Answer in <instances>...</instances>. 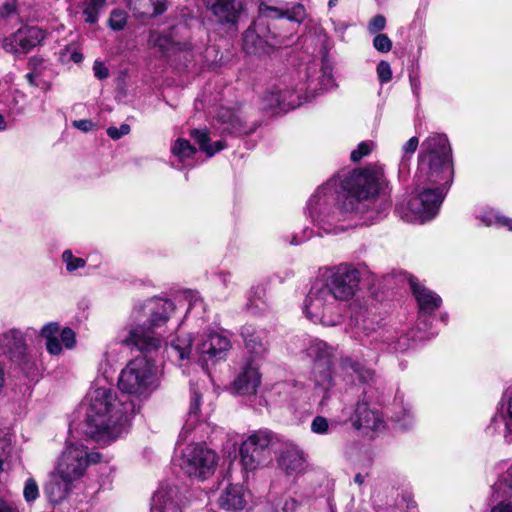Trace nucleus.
<instances>
[{
	"label": "nucleus",
	"instance_id": "1",
	"mask_svg": "<svg viewBox=\"0 0 512 512\" xmlns=\"http://www.w3.org/2000/svg\"><path fill=\"white\" fill-rule=\"evenodd\" d=\"M388 182L382 167L365 169L353 177L352 186L343 201L327 183L320 186L307 203L312 223L325 233H339L357 224L373 223L390 207L386 189Z\"/></svg>",
	"mask_w": 512,
	"mask_h": 512
},
{
	"label": "nucleus",
	"instance_id": "2",
	"mask_svg": "<svg viewBox=\"0 0 512 512\" xmlns=\"http://www.w3.org/2000/svg\"><path fill=\"white\" fill-rule=\"evenodd\" d=\"M415 194L409 199L407 221L420 222L434 218L454 178L451 148L446 135L433 134L422 143Z\"/></svg>",
	"mask_w": 512,
	"mask_h": 512
},
{
	"label": "nucleus",
	"instance_id": "3",
	"mask_svg": "<svg viewBox=\"0 0 512 512\" xmlns=\"http://www.w3.org/2000/svg\"><path fill=\"white\" fill-rule=\"evenodd\" d=\"M87 436L98 442H110L128 431L130 416L139 406L108 383H95L85 397Z\"/></svg>",
	"mask_w": 512,
	"mask_h": 512
},
{
	"label": "nucleus",
	"instance_id": "4",
	"mask_svg": "<svg viewBox=\"0 0 512 512\" xmlns=\"http://www.w3.org/2000/svg\"><path fill=\"white\" fill-rule=\"evenodd\" d=\"M128 347H135L145 353L153 352L159 349V339L146 335L138 326L129 322L107 345L103 359L99 363L98 371L105 380L111 376L114 365L123 358Z\"/></svg>",
	"mask_w": 512,
	"mask_h": 512
},
{
	"label": "nucleus",
	"instance_id": "5",
	"mask_svg": "<svg viewBox=\"0 0 512 512\" xmlns=\"http://www.w3.org/2000/svg\"><path fill=\"white\" fill-rule=\"evenodd\" d=\"M159 385L157 367L146 356H139L127 363L118 378L122 395L137 399L147 398Z\"/></svg>",
	"mask_w": 512,
	"mask_h": 512
},
{
	"label": "nucleus",
	"instance_id": "6",
	"mask_svg": "<svg viewBox=\"0 0 512 512\" xmlns=\"http://www.w3.org/2000/svg\"><path fill=\"white\" fill-rule=\"evenodd\" d=\"M176 306L173 301L163 298H153L144 303L134 306L129 322L138 326L146 335L158 338L159 347L166 337L163 327L175 312Z\"/></svg>",
	"mask_w": 512,
	"mask_h": 512
},
{
	"label": "nucleus",
	"instance_id": "7",
	"mask_svg": "<svg viewBox=\"0 0 512 512\" xmlns=\"http://www.w3.org/2000/svg\"><path fill=\"white\" fill-rule=\"evenodd\" d=\"M303 312L312 322L325 326H336L342 319L341 305L335 301L331 290L319 276L312 283L304 299Z\"/></svg>",
	"mask_w": 512,
	"mask_h": 512
},
{
	"label": "nucleus",
	"instance_id": "8",
	"mask_svg": "<svg viewBox=\"0 0 512 512\" xmlns=\"http://www.w3.org/2000/svg\"><path fill=\"white\" fill-rule=\"evenodd\" d=\"M304 353L313 362L311 379L314 382L315 389L323 393L320 405L325 406L329 398V392L336 384L337 373L332 370L334 349L327 343L315 339L309 341L304 348Z\"/></svg>",
	"mask_w": 512,
	"mask_h": 512
},
{
	"label": "nucleus",
	"instance_id": "9",
	"mask_svg": "<svg viewBox=\"0 0 512 512\" xmlns=\"http://www.w3.org/2000/svg\"><path fill=\"white\" fill-rule=\"evenodd\" d=\"M313 81L307 79V83L298 84L295 89H281L272 87L264 91L259 99V109L270 115H277L299 107L304 101L315 97Z\"/></svg>",
	"mask_w": 512,
	"mask_h": 512
},
{
	"label": "nucleus",
	"instance_id": "10",
	"mask_svg": "<svg viewBox=\"0 0 512 512\" xmlns=\"http://www.w3.org/2000/svg\"><path fill=\"white\" fill-rule=\"evenodd\" d=\"M32 327L24 330L11 328L0 333V356H6L22 371L29 372L36 366V357L28 347L27 340L36 336Z\"/></svg>",
	"mask_w": 512,
	"mask_h": 512
},
{
	"label": "nucleus",
	"instance_id": "11",
	"mask_svg": "<svg viewBox=\"0 0 512 512\" xmlns=\"http://www.w3.org/2000/svg\"><path fill=\"white\" fill-rule=\"evenodd\" d=\"M318 276L338 304L351 300L359 288L360 272L348 263L320 270Z\"/></svg>",
	"mask_w": 512,
	"mask_h": 512
},
{
	"label": "nucleus",
	"instance_id": "12",
	"mask_svg": "<svg viewBox=\"0 0 512 512\" xmlns=\"http://www.w3.org/2000/svg\"><path fill=\"white\" fill-rule=\"evenodd\" d=\"M100 454L89 453L87 448L79 443H68L56 466V475L65 481L80 479L90 463H97Z\"/></svg>",
	"mask_w": 512,
	"mask_h": 512
},
{
	"label": "nucleus",
	"instance_id": "13",
	"mask_svg": "<svg viewBox=\"0 0 512 512\" xmlns=\"http://www.w3.org/2000/svg\"><path fill=\"white\" fill-rule=\"evenodd\" d=\"M216 465V453L204 445L189 444L182 451L180 467L190 478L205 480L214 473Z\"/></svg>",
	"mask_w": 512,
	"mask_h": 512
},
{
	"label": "nucleus",
	"instance_id": "14",
	"mask_svg": "<svg viewBox=\"0 0 512 512\" xmlns=\"http://www.w3.org/2000/svg\"><path fill=\"white\" fill-rule=\"evenodd\" d=\"M272 433L259 430L252 433L240 447V460L246 471H252L271 460Z\"/></svg>",
	"mask_w": 512,
	"mask_h": 512
},
{
	"label": "nucleus",
	"instance_id": "15",
	"mask_svg": "<svg viewBox=\"0 0 512 512\" xmlns=\"http://www.w3.org/2000/svg\"><path fill=\"white\" fill-rule=\"evenodd\" d=\"M409 284L419 308L417 328L425 331L428 327V320L441 306L442 299L415 278H411Z\"/></svg>",
	"mask_w": 512,
	"mask_h": 512
},
{
	"label": "nucleus",
	"instance_id": "16",
	"mask_svg": "<svg viewBox=\"0 0 512 512\" xmlns=\"http://www.w3.org/2000/svg\"><path fill=\"white\" fill-rule=\"evenodd\" d=\"M45 38V32L35 26H24L15 33L5 37L2 48L12 54H26L32 48L40 44Z\"/></svg>",
	"mask_w": 512,
	"mask_h": 512
},
{
	"label": "nucleus",
	"instance_id": "17",
	"mask_svg": "<svg viewBox=\"0 0 512 512\" xmlns=\"http://www.w3.org/2000/svg\"><path fill=\"white\" fill-rule=\"evenodd\" d=\"M186 498L180 497L177 486L162 484L152 497V512H182Z\"/></svg>",
	"mask_w": 512,
	"mask_h": 512
},
{
	"label": "nucleus",
	"instance_id": "18",
	"mask_svg": "<svg viewBox=\"0 0 512 512\" xmlns=\"http://www.w3.org/2000/svg\"><path fill=\"white\" fill-rule=\"evenodd\" d=\"M200 360L207 370L223 359L224 338L221 333H208L199 345Z\"/></svg>",
	"mask_w": 512,
	"mask_h": 512
},
{
	"label": "nucleus",
	"instance_id": "19",
	"mask_svg": "<svg viewBox=\"0 0 512 512\" xmlns=\"http://www.w3.org/2000/svg\"><path fill=\"white\" fill-rule=\"evenodd\" d=\"M352 425L356 429H366L374 432L381 431L385 427L382 415L377 410L369 408L367 403H358L351 417Z\"/></svg>",
	"mask_w": 512,
	"mask_h": 512
},
{
	"label": "nucleus",
	"instance_id": "20",
	"mask_svg": "<svg viewBox=\"0 0 512 512\" xmlns=\"http://www.w3.org/2000/svg\"><path fill=\"white\" fill-rule=\"evenodd\" d=\"M241 336L250 353L263 356L268 351L269 343L266 330L246 324L241 328Z\"/></svg>",
	"mask_w": 512,
	"mask_h": 512
},
{
	"label": "nucleus",
	"instance_id": "21",
	"mask_svg": "<svg viewBox=\"0 0 512 512\" xmlns=\"http://www.w3.org/2000/svg\"><path fill=\"white\" fill-rule=\"evenodd\" d=\"M303 452L293 443H286L278 457V464L288 475L298 474L304 469Z\"/></svg>",
	"mask_w": 512,
	"mask_h": 512
},
{
	"label": "nucleus",
	"instance_id": "22",
	"mask_svg": "<svg viewBox=\"0 0 512 512\" xmlns=\"http://www.w3.org/2000/svg\"><path fill=\"white\" fill-rule=\"evenodd\" d=\"M173 160L171 165L176 169L192 168L196 164L197 150L188 140L179 138L171 147Z\"/></svg>",
	"mask_w": 512,
	"mask_h": 512
},
{
	"label": "nucleus",
	"instance_id": "23",
	"mask_svg": "<svg viewBox=\"0 0 512 512\" xmlns=\"http://www.w3.org/2000/svg\"><path fill=\"white\" fill-rule=\"evenodd\" d=\"M261 382L258 368L249 364L233 382V390L239 395H253L257 392Z\"/></svg>",
	"mask_w": 512,
	"mask_h": 512
},
{
	"label": "nucleus",
	"instance_id": "24",
	"mask_svg": "<svg viewBox=\"0 0 512 512\" xmlns=\"http://www.w3.org/2000/svg\"><path fill=\"white\" fill-rule=\"evenodd\" d=\"M338 370L343 374L347 382L354 381L356 377L361 382H368L373 378V372L366 369L361 363L352 360L349 357H342L339 362Z\"/></svg>",
	"mask_w": 512,
	"mask_h": 512
},
{
	"label": "nucleus",
	"instance_id": "25",
	"mask_svg": "<svg viewBox=\"0 0 512 512\" xmlns=\"http://www.w3.org/2000/svg\"><path fill=\"white\" fill-rule=\"evenodd\" d=\"M256 130L253 123H248L242 110H229L226 111V134L235 136L248 135Z\"/></svg>",
	"mask_w": 512,
	"mask_h": 512
},
{
	"label": "nucleus",
	"instance_id": "26",
	"mask_svg": "<svg viewBox=\"0 0 512 512\" xmlns=\"http://www.w3.org/2000/svg\"><path fill=\"white\" fill-rule=\"evenodd\" d=\"M129 7L137 17H155L166 11L165 0H129Z\"/></svg>",
	"mask_w": 512,
	"mask_h": 512
},
{
	"label": "nucleus",
	"instance_id": "27",
	"mask_svg": "<svg viewBox=\"0 0 512 512\" xmlns=\"http://www.w3.org/2000/svg\"><path fill=\"white\" fill-rule=\"evenodd\" d=\"M193 349V339L190 333L179 332L168 346V353L179 361L188 360Z\"/></svg>",
	"mask_w": 512,
	"mask_h": 512
},
{
	"label": "nucleus",
	"instance_id": "28",
	"mask_svg": "<svg viewBox=\"0 0 512 512\" xmlns=\"http://www.w3.org/2000/svg\"><path fill=\"white\" fill-rule=\"evenodd\" d=\"M246 309L252 315H262L269 310L266 299V286L264 284H257L251 287Z\"/></svg>",
	"mask_w": 512,
	"mask_h": 512
},
{
	"label": "nucleus",
	"instance_id": "29",
	"mask_svg": "<svg viewBox=\"0 0 512 512\" xmlns=\"http://www.w3.org/2000/svg\"><path fill=\"white\" fill-rule=\"evenodd\" d=\"M493 422L502 425V434L506 442H512V395L506 402L502 401Z\"/></svg>",
	"mask_w": 512,
	"mask_h": 512
},
{
	"label": "nucleus",
	"instance_id": "30",
	"mask_svg": "<svg viewBox=\"0 0 512 512\" xmlns=\"http://www.w3.org/2000/svg\"><path fill=\"white\" fill-rule=\"evenodd\" d=\"M74 481L61 480L57 475L51 480L44 489V492L52 504H58L63 501L70 493Z\"/></svg>",
	"mask_w": 512,
	"mask_h": 512
},
{
	"label": "nucleus",
	"instance_id": "31",
	"mask_svg": "<svg viewBox=\"0 0 512 512\" xmlns=\"http://www.w3.org/2000/svg\"><path fill=\"white\" fill-rule=\"evenodd\" d=\"M105 4L106 0H81L80 9L85 23L90 25L96 24Z\"/></svg>",
	"mask_w": 512,
	"mask_h": 512
},
{
	"label": "nucleus",
	"instance_id": "32",
	"mask_svg": "<svg viewBox=\"0 0 512 512\" xmlns=\"http://www.w3.org/2000/svg\"><path fill=\"white\" fill-rule=\"evenodd\" d=\"M395 416L394 419L400 424L402 428H408L413 423V411L409 401H406L403 396L395 398Z\"/></svg>",
	"mask_w": 512,
	"mask_h": 512
},
{
	"label": "nucleus",
	"instance_id": "33",
	"mask_svg": "<svg viewBox=\"0 0 512 512\" xmlns=\"http://www.w3.org/2000/svg\"><path fill=\"white\" fill-rule=\"evenodd\" d=\"M246 503V491L242 485H232L226 489V511L242 510Z\"/></svg>",
	"mask_w": 512,
	"mask_h": 512
},
{
	"label": "nucleus",
	"instance_id": "34",
	"mask_svg": "<svg viewBox=\"0 0 512 512\" xmlns=\"http://www.w3.org/2000/svg\"><path fill=\"white\" fill-rule=\"evenodd\" d=\"M243 46L248 54H258L267 51V45L251 26L244 33Z\"/></svg>",
	"mask_w": 512,
	"mask_h": 512
},
{
	"label": "nucleus",
	"instance_id": "35",
	"mask_svg": "<svg viewBox=\"0 0 512 512\" xmlns=\"http://www.w3.org/2000/svg\"><path fill=\"white\" fill-rule=\"evenodd\" d=\"M191 137L199 144L201 150H203L208 157L213 156L216 152L222 150V142L217 141L215 147L208 144L210 138L207 130L193 129L190 133Z\"/></svg>",
	"mask_w": 512,
	"mask_h": 512
},
{
	"label": "nucleus",
	"instance_id": "36",
	"mask_svg": "<svg viewBox=\"0 0 512 512\" xmlns=\"http://www.w3.org/2000/svg\"><path fill=\"white\" fill-rule=\"evenodd\" d=\"M200 405H201V395L196 391H193L191 396L190 407L188 411V417L186 423L183 427V431L185 433L191 431L196 424L200 421Z\"/></svg>",
	"mask_w": 512,
	"mask_h": 512
},
{
	"label": "nucleus",
	"instance_id": "37",
	"mask_svg": "<svg viewBox=\"0 0 512 512\" xmlns=\"http://www.w3.org/2000/svg\"><path fill=\"white\" fill-rule=\"evenodd\" d=\"M479 218L481 222L484 223L486 226H503L507 227L510 231H512V220L499 215L494 210H488L483 212V214H481Z\"/></svg>",
	"mask_w": 512,
	"mask_h": 512
},
{
	"label": "nucleus",
	"instance_id": "38",
	"mask_svg": "<svg viewBox=\"0 0 512 512\" xmlns=\"http://www.w3.org/2000/svg\"><path fill=\"white\" fill-rule=\"evenodd\" d=\"M494 491L498 497H512V465L495 483Z\"/></svg>",
	"mask_w": 512,
	"mask_h": 512
},
{
	"label": "nucleus",
	"instance_id": "39",
	"mask_svg": "<svg viewBox=\"0 0 512 512\" xmlns=\"http://www.w3.org/2000/svg\"><path fill=\"white\" fill-rule=\"evenodd\" d=\"M246 0H226V23H235L244 13Z\"/></svg>",
	"mask_w": 512,
	"mask_h": 512
},
{
	"label": "nucleus",
	"instance_id": "40",
	"mask_svg": "<svg viewBox=\"0 0 512 512\" xmlns=\"http://www.w3.org/2000/svg\"><path fill=\"white\" fill-rule=\"evenodd\" d=\"M251 27L256 30V33L259 35V37L262 39V41L267 45V47L272 45V43L270 41H271V39L274 38V36L270 31V27H269V24L267 23V20H265L261 16H258V18L251 25Z\"/></svg>",
	"mask_w": 512,
	"mask_h": 512
},
{
	"label": "nucleus",
	"instance_id": "41",
	"mask_svg": "<svg viewBox=\"0 0 512 512\" xmlns=\"http://www.w3.org/2000/svg\"><path fill=\"white\" fill-rule=\"evenodd\" d=\"M185 299L188 301L186 317L191 315L193 312H195L196 316L204 312V304L198 293L188 291L185 293Z\"/></svg>",
	"mask_w": 512,
	"mask_h": 512
},
{
	"label": "nucleus",
	"instance_id": "42",
	"mask_svg": "<svg viewBox=\"0 0 512 512\" xmlns=\"http://www.w3.org/2000/svg\"><path fill=\"white\" fill-rule=\"evenodd\" d=\"M285 9L277 6L269 5L268 3L262 2L259 5V16L267 19H280L284 18Z\"/></svg>",
	"mask_w": 512,
	"mask_h": 512
},
{
	"label": "nucleus",
	"instance_id": "43",
	"mask_svg": "<svg viewBox=\"0 0 512 512\" xmlns=\"http://www.w3.org/2000/svg\"><path fill=\"white\" fill-rule=\"evenodd\" d=\"M62 260L65 263L66 270L68 272H74L86 265V261L83 258L75 257L71 250H65L62 253Z\"/></svg>",
	"mask_w": 512,
	"mask_h": 512
},
{
	"label": "nucleus",
	"instance_id": "44",
	"mask_svg": "<svg viewBox=\"0 0 512 512\" xmlns=\"http://www.w3.org/2000/svg\"><path fill=\"white\" fill-rule=\"evenodd\" d=\"M43 66V59L38 57H32L29 60L30 72L26 74V79L31 86H38L37 79L41 77V71H38V67Z\"/></svg>",
	"mask_w": 512,
	"mask_h": 512
},
{
	"label": "nucleus",
	"instance_id": "45",
	"mask_svg": "<svg viewBox=\"0 0 512 512\" xmlns=\"http://www.w3.org/2000/svg\"><path fill=\"white\" fill-rule=\"evenodd\" d=\"M419 145V139L417 137H411L407 142L402 146V158L400 165L405 167L407 162L416 151Z\"/></svg>",
	"mask_w": 512,
	"mask_h": 512
},
{
	"label": "nucleus",
	"instance_id": "46",
	"mask_svg": "<svg viewBox=\"0 0 512 512\" xmlns=\"http://www.w3.org/2000/svg\"><path fill=\"white\" fill-rule=\"evenodd\" d=\"M127 23V15L124 11L113 10L109 17V27L115 31L122 30Z\"/></svg>",
	"mask_w": 512,
	"mask_h": 512
},
{
	"label": "nucleus",
	"instance_id": "47",
	"mask_svg": "<svg viewBox=\"0 0 512 512\" xmlns=\"http://www.w3.org/2000/svg\"><path fill=\"white\" fill-rule=\"evenodd\" d=\"M374 148L371 141H363L358 144L357 148L351 152L350 158L353 162H358L365 156L369 155Z\"/></svg>",
	"mask_w": 512,
	"mask_h": 512
},
{
	"label": "nucleus",
	"instance_id": "48",
	"mask_svg": "<svg viewBox=\"0 0 512 512\" xmlns=\"http://www.w3.org/2000/svg\"><path fill=\"white\" fill-rule=\"evenodd\" d=\"M24 499L27 503L34 502L39 496V489L33 478L26 480L23 490Z\"/></svg>",
	"mask_w": 512,
	"mask_h": 512
},
{
	"label": "nucleus",
	"instance_id": "49",
	"mask_svg": "<svg viewBox=\"0 0 512 512\" xmlns=\"http://www.w3.org/2000/svg\"><path fill=\"white\" fill-rule=\"evenodd\" d=\"M306 17V11L302 4H295L291 9L285 8L284 18L290 21L302 22Z\"/></svg>",
	"mask_w": 512,
	"mask_h": 512
},
{
	"label": "nucleus",
	"instance_id": "50",
	"mask_svg": "<svg viewBox=\"0 0 512 512\" xmlns=\"http://www.w3.org/2000/svg\"><path fill=\"white\" fill-rule=\"evenodd\" d=\"M373 47L381 53H387L392 49V41L386 34L376 33Z\"/></svg>",
	"mask_w": 512,
	"mask_h": 512
},
{
	"label": "nucleus",
	"instance_id": "51",
	"mask_svg": "<svg viewBox=\"0 0 512 512\" xmlns=\"http://www.w3.org/2000/svg\"><path fill=\"white\" fill-rule=\"evenodd\" d=\"M298 506L299 503L294 498H281L276 502L274 512H296Z\"/></svg>",
	"mask_w": 512,
	"mask_h": 512
},
{
	"label": "nucleus",
	"instance_id": "52",
	"mask_svg": "<svg viewBox=\"0 0 512 512\" xmlns=\"http://www.w3.org/2000/svg\"><path fill=\"white\" fill-rule=\"evenodd\" d=\"M207 9L210 10L220 23L224 20V0H203Z\"/></svg>",
	"mask_w": 512,
	"mask_h": 512
},
{
	"label": "nucleus",
	"instance_id": "53",
	"mask_svg": "<svg viewBox=\"0 0 512 512\" xmlns=\"http://www.w3.org/2000/svg\"><path fill=\"white\" fill-rule=\"evenodd\" d=\"M330 430L329 421L323 416H316L311 422V431L315 434H327Z\"/></svg>",
	"mask_w": 512,
	"mask_h": 512
},
{
	"label": "nucleus",
	"instance_id": "54",
	"mask_svg": "<svg viewBox=\"0 0 512 512\" xmlns=\"http://www.w3.org/2000/svg\"><path fill=\"white\" fill-rule=\"evenodd\" d=\"M377 76L382 84L387 83L392 79V69L387 61L382 60L378 63Z\"/></svg>",
	"mask_w": 512,
	"mask_h": 512
},
{
	"label": "nucleus",
	"instance_id": "55",
	"mask_svg": "<svg viewBox=\"0 0 512 512\" xmlns=\"http://www.w3.org/2000/svg\"><path fill=\"white\" fill-rule=\"evenodd\" d=\"M386 26V18L383 15H376L368 22L367 30L370 34L382 31Z\"/></svg>",
	"mask_w": 512,
	"mask_h": 512
},
{
	"label": "nucleus",
	"instance_id": "56",
	"mask_svg": "<svg viewBox=\"0 0 512 512\" xmlns=\"http://www.w3.org/2000/svg\"><path fill=\"white\" fill-rule=\"evenodd\" d=\"M60 338V342H62L67 349L73 348L76 343L75 333L68 327L62 329L60 332Z\"/></svg>",
	"mask_w": 512,
	"mask_h": 512
},
{
	"label": "nucleus",
	"instance_id": "57",
	"mask_svg": "<svg viewBox=\"0 0 512 512\" xmlns=\"http://www.w3.org/2000/svg\"><path fill=\"white\" fill-rule=\"evenodd\" d=\"M60 332V326L57 322H51L43 326L41 329V335L46 340L57 338L58 334Z\"/></svg>",
	"mask_w": 512,
	"mask_h": 512
},
{
	"label": "nucleus",
	"instance_id": "58",
	"mask_svg": "<svg viewBox=\"0 0 512 512\" xmlns=\"http://www.w3.org/2000/svg\"><path fill=\"white\" fill-rule=\"evenodd\" d=\"M129 132L130 126L128 124H122L119 128L112 126L107 129V135L113 140H118Z\"/></svg>",
	"mask_w": 512,
	"mask_h": 512
},
{
	"label": "nucleus",
	"instance_id": "59",
	"mask_svg": "<svg viewBox=\"0 0 512 512\" xmlns=\"http://www.w3.org/2000/svg\"><path fill=\"white\" fill-rule=\"evenodd\" d=\"M46 349L51 355H59L62 352V345L58 337L46 340Z\"/></svg>",
	"mask_w": 512,
	"mask_h": 512
},
{
	"label": "nucleus",
	"instance_id": "60",
	"mask_svg": "<svg viewBox=\"0 0 512 512\" xmlns=\"http://www.w3.org/2000/svg\"><path fill=\"white\" fill-rule=\"evenodd\" d=\"M93 71H94L95 77L100 80L106 79L109 76V71H108L107 67L99 61H96L94 63Z\"/></svg>",
	"mask_w": 512,
	"mask_h": 512
},
{
	"label": "nucleus",
	"instance_id": "61",
	"mask_svg": "<svg viewBox=\"0 0 512 512\" xmlns=\"http://www.w3.org/2000/svg\"><path fill=\"white\" fill-rule=\"evenodd\" d=\"M409 80H410V86H411V90H412V93L413 95L416 97L417 100H419L420 98V91H421V81H420V78L416 75H410L409 76Z\"/></svg>",
	"mask_w": 512,
	"mask_h": 512
},
{
	"label": "nucleus",
	"instance_id": "62",
	"mask_svg": "<svg viewBox=\"0 0 512 512\" xmlns=\"http://www.w3.org/2000/svg\"><path fill=\"white\" fill-rule=\"evenodd\" d=\"M16 3L15 2H7L0 7V16L1 17H10L16 14Z\"/></svg>",
	"mask_w": 512,
	"mask_h": 512
},
{
	"label": "nucleus",
	"instance_id": "63",
	"mask_svg": "<svg viewBox=\"0 0 512 512\" xmlns=\"http://www.w3.org/2000/svg\"><path fill=\"white\" fill-rule=\"evenodd\" d=\"M73 125L83 132H88L94 127V123L91 120L86 119L74 121Z\"/></svg>",
	"mask_w": 512,
	"mask_h": 512
},
{
	"label": "nucleus",
	"instance_id": "64",
	"mask_svg": "<svg viewBox=\"0 0 512 512\" xmlns=\"http://www.w3.org/2000/svg\"><path fill=\"white\" fill-rule=\"evenodd\" d=\"M491 512H512V504L501 501L492 508Z\"/></svg>",
	"mask_w": 512,
	"mask_h": 512
}]
</instances>
